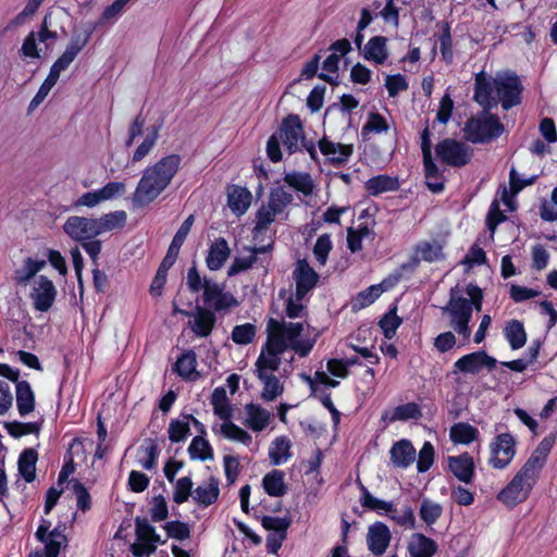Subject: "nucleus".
<instances>
[{
  "label": "nucleus",
  "mask_w": 557,
  "mask_h": 557,
  "mask_svg": "<svg viewBox=\"0 0 557 557\" xmlns=\"http://www.w3.org/2000/svg\"><path fill=\"white\" fill-rule=\"evenodd\" d=\"M125 7L126 3L122 0H115L111 5L104 9L99 23L104 24L115 21L123 13Z\"/></svg>",
  "instance_id": "nucleus-58"
},
{
  "label": "nucleus",
  "mask_w": 557,
  "mask_h": 557,
  "mask_svg": "<svg viewBox=\"0 0 557 557\" xmlns=\"http://www.w3.org/2000/svg\"><path fill=\"white\" fill-rule=\"evenodd\" d=\"M417 256L425 261L438 260L443 257V244L433 239L430 242H423L417 247Z\"/></svg>",
  "instance_id": "nucleus-39"
},
{
  "label": "nucleus",
  "mask_w": 557,
  "mask_h": 557,
  "mask_svg": "<svg viewBox=\"0 0 557 557\" xmlns=\"http://www.w3.org/2000/svg\"><path fill=\"white\" fill-rule=\"evenodd\" d=\"M219 483L215 479L210 478L202 485L198 486L194 492V498L203 505H210L218 498Z\"/></svg>",
  "instance_id": "nucleus-34"
},
{
  "label": "nucleus",
  "mask_w": 557,
  "mask_h": 557,
  "mask_svg": "<svg viewBox=\"0 0 557 557\" xmlns=\"http://www.w3.org/2000/svg\"><path fill=\"white\" fill-rule=\"evenodd\" d=\"M436 548V543L433 540L420 533L413 534L408 545L411 557H431Z\"/></svg>",
  "instance_id": "nucleus-22"
},
{
  "label": "nucleus",
  "mask_w": 557,
  "mask_h": 557,
  "mask_svg": "<svg viewBox=\"0 0 557 557\" xmlns=\"http://www.w3.org/2000/svg\"><path fill=\"white\" fill-rule=\"evenodd\" d=\"M304 330L302 323H286L270 319L267 326L268 339L256 362L257 374H274L281 363V354L290 346L301 356L309 352L312 344L297 341Z\"/></svg>",
  "instance_id": "nucleus-2"
},
{
  "label": "nucleus",
  "mask_w": 557,
  "mask_h": 557,
  "mask_svg": "<svg viewBox=\"0 0 557 557\" xmlns=\"http://www.w3.org/2000/svg\"><path fill=\"white\" fill-rule=\"evenodd\" d=\"M195 364L196 355L193 351H187L177 360L175 370L182 377L195 381L199 376Z\"/></svg>",
  "instance_id": "nucleus-35"
},
{
  "label": "nucleus",
  "mask_w": 557,
  "mask_h": 557,
  "mask_svg": "<svg viewBox=\"0 0 557 557\" xmlns=\"http://www.w3.org/2000/svg\"><path fill=\"white\" fill-rule=\"evenodd\" d=\"M98 190L104 202L123 196L126 193V185L122 182H110Z\"/></svg>",
  "instance_id": "nucleus-55"
},
{
  "label": "nucleus",
  "mask_w": 557,
  "mask_h": 557,
  "mask_svg": "<svg viewBox=\"0 0 557 557\" xmlns=\"http://www.w3.org/2000/svg\"><path fill=\"white\" fill-rule=\"evenodd\" d=\"M421 416L418 407L413 403L396 407L392 412H385L383 420L394 422L397 420L418 419Z\"/></svg>",
  "instance_id": "nucleus-37"
},
{
  "label": "nucleus",
  "mask_w": 557,
  "mask_h": 557,
  "mask_svg": "<svg viewBox=\"0 0 557 557\" xmlns=\"http://www.w3.org/2000/svg\"><path fill=\"white\" fill-rule=\"evenodd\" d=\"M466 293L470 300L465 298L457 288L451 289L449 302L443 308V311L448 313L454 330L468 339L471 333L468 324L471 319L472 307L476 311L482 309V290L476 286L469 285Z\"/></svg>",
  "instance_id": "nucleus-5"
},
{
  "label": "nucleus",
  "mask_w": 557,
  "mask_h": 557,
  "mask_svg": "<svg viewBox=\"0 0 557 557\" xmlns=\"http://www.w3.org/2000/svg\"><path fill=\"white\" fill-rule=\"evenodd\" d=\"M78 53L72 50L69 46L62 55L51 66L50 74L59 78L62 71L66 70L67 66L74 61Z\"/></svg>",
  "instance_id": "nucleus-53"
},
{
  "label": "nucleus",
  "mask_w": 557,
  "mask_h": 557,
  "mask_svg": "<svg viewBox=\"0 0 557 557\" xmlns=\"http://www.w3.org/2000/svg\"><path fill=\"white\" fill-rule=\"evenodd\" d=\"M320 150L323 154L329 156L333 162L343 163L351 154L352 149L350 146L334 144L326 139L319 143Z\"/></svg>",
  "instance_id": "nucleus-29"
},
{
  "label": "nucleus",
  "mask_w": 557,
  "mask_h": 557,
  "mask_svg": "<svg viewBox=\"0 0 557 557\" xmlns=\"http://www.w3.org/2000/svg\"><path fill=\"white\" fill-rule=\"evenodd\" d=\"M57 289L51 280L39 275L32 281L29 297L34 307L39 311H47L53 304Z\"/></svg>",
  "instance_id": "nucleus-9"
},
{
  "label": "nucleus",
  "mask_w": 557,
  "mask_h": 557,
  "mask_svg": "<svg viewBox=\"0 0 557 557\" xmlns=\"http://www.w3.org/2000/svg\"><path fill=\"white\" fill-rule=\"evenodd\" d=\"M67 20V14L63 10H55L48 13L41 25V29L38 33V40L40 42H47L48 40L54 41L58 38L57 28L63 29V23Z\"/></svg>",
  "instance_id": "nucleus-14"
},
{
  "label": "nucleus",
  "mask_w": 557,
  "mask_h": 557,
  "mask_svg": "<svg viewBox=\"0 0 557 557\" xmlns=\"http://www.w3.org/2000/svg\"><path fill=\"white\" fill-rule=\"evenodd\" d=\"M442 515V507L431 500L424 499L420 508V517L429 524L434 523Z\"/></svg>",
  "instance_id": "nucleus-51"
},
{
  "label": "nucleus",
  "mask_w": 557,
  "mask_h": 557,
  "mask_svg": "<svg viewBox=\"0 0 557 557\" xmlns=\"http://www.w3.org/2000/svg\"><path fill=\"white\" fill-rule=\"evenodd\" d=\"M521 89L518 77L512 73L500 72L495 77L487 76L484 72L478 73L474 82V100L485 110L481 115L467 122L466 137L473 143L498 137L504 126L495 115L488 113V109L498 102L504 109L519 104Z\"/></svg>",
  "instance_id": "nucleus-1"
},
{
  "label": "nucleus",
  "mask_w": 557,
  "mask_h": 557,
  "mask_svg": "<svg viewBox=\"0 0 557 557\" xmlns=\"http://www.w3.org/2000/svg\"><path fill=\"white\" fill-rule=\"evenodd\" d=\"M44 1L45 0H28L23 11L11 21L10 25L13 27H18L23 25L28 18H30L36 13V11Z\"/></svg>",
  "instance_id": "nucleus-54"
},
{
  "label": "nucleus",
  "mask_w": 557,
  "mask_h": 557,
  "mask_svg": "<svg viewBox=\"0 0 557 557\" xmlns=\"http://www.w3.org/2000/svg\"><path fill=\"white\" fill-rule=\"evenodd\" d=\"M401 320L396 315V308H393L388 313H386L382 320L380 321V326L382 327L384 335L387 338H392L399 326Z\"/></svg>",
  "instance_id": "nucleus-52"
},
{
  "label": "nucleus",
  "mask_w": 557,
  "mask_h": 557,
  "mask_svg": "<svg viewBox=\"0 0 557 557\" xmlns=\"http://www.w3.org/2000/svg\"><path fill=\"white\" fill-rule=\"evenodd\" d=\"M449 469L460 481L469 483L474 471L473 458L467 454L458 457H450Z\"/></svg>",
  "instance_id": "nucleus-19"
},
{
  "label": "nucleus",
  "mask_w": 557,
  "mask_h": 557,
  "mask_svg": "<svg viewBox=\"0 0 557 557\" xmlns=\"http://www.w3.org/2000/svg\"><path fill=\"white\" fill-rule=\"evenodd\" d=\"M215 317L211 311L197 307L194 313L193 331L197 335L206 337L211 333Z\"/></svg>",
  "instance_id": "nucleus-26"
},
{
  "label": "nucleus",
  "mask_w": 557,
  "mask_h": 557,
  "mask_svg": "<svg viewBox=\"0 0 557 557\" xmlns=\"http://www.w3.org/2000/svg\"><path fill=\"white\" fill-rule=\"evenodd\" d=\"M296 296L299 300L315 285L318 274L306 260H300L294 271Z\"/></svg>",
  "instance_id": "nucleus-12"
},
{
  "label": "nucleus",
  "mask_w": 557,
  "mask_h": 557,
  "mask_svg": "<svg viewBox=\"0 0 557 557\" xmlns=\"http://www.w3.org/2000/svg\"><path fill=\"white\" fill-rule=\"evenodd\" d=\"M392 281H384L381 284L372 285L368 289L358 294L352 302L354 309H362L371 305L382 293L393 286Z\"/></svg>",
  "instance_id": "nucleus-24"
},
{
  "label": "nucleus",
  "mask_w": 557,
  "mask_h": 557,
  "mask_svg": "<svg viewBox=\"0 0 557 557\" xmlns=\"http://www.w3.org/2000/svg\"><path fill=\"white\" fill-rule=\"evenodd\" d=\"M399 188V182L397 177L388 175H379L370 178L366 183V189L371 196H379L383 193L395 191Z\"/></svg>",
  "instance_id": "nucleus-23"
},
{
  "label": "nucleus",
  "mask_w": 557,
  "mask_h": 557,
  "mask_svg": "<svg viewBox=\"0 0 557 557\" xmlns=\"http://www.w3.org/2000/svg\"><path fill=\"white\" fill-rule=\"evenodd\" d=\"M332 249V243L330 236L324 234L321 235L313 247V255L320 265H324L327 260V256Z\"/></svg>",
  "instance_id": "nucleus-50"
},
{
  "label": "nucleus",
  "mask_w": 557,
  "mask_h": 557,
  "mask_svg": "<svg viewBox=\"0 0 557 557\" xmlns=\"http://www.w3.org/2000/svg\"><path fill=\"white\" fill-rule=\"evenodd\" d=\"M271 419V413L255 404H248L245 407V423L252 431L260 432L264 430Z\"/></svg>",
  "instance_id": "nucleus-18"
},
{
  "label": "nucleus",
  "mask_w": 557,
  "mask_h": 557,
  "mask_svg": "<svg viewBox=\"0 0 557 557\" xmlns=\"http://www.w3.org/2000/svg\"><path fill=\"white\" fill-rule=\"evenodd\" d=\"M505 334L513 349H519L524 346L527 334L523 325L516 320L510 321L505 329Z\"/></svg>",
  "instance_id": "nucleus-40"
},
{
  "label": "nucleus",
  "mask_w": 557,
  "mask_h": 557,
  "mask_svg": "<svg viewBox=\"0 0 557 557\" xmlns=\"http://www.w3.org/2000/svg\"><path fill=\"white\" fill-rule=\"evenodd\" d=\"M136 536L139 542L156 543L159 542L160 537L156 534L154 529L146 520H136Z\"/></svg>",
  "instance_id": "nucleus-49"
},
{
  "label": "nucleus",
  "mask_w": 557,
  "mask_h": 557,
  "mask_svg": "<svg viewBox=\"0 0 557 557\" xmlns=\"http://www.w3.org/2000/svg\"><path fill=\"white\" fill-rule=\"evenodd\" d=\"M63 231L76 242H86L98 236L96 220L86 216H70L63 225Z\"/></svg>",
  "instance_id": "nucleus-10"
},
{
  "label": "nucleus",
  "mask_w": 557,
  "mask_h": 557,
  "mask_svg": "<svg viewBox=\"0 0 557 557\" xmlns=\"http://www.w3.org/2000/svg\"><path fill=\"white\" fill-rule=\"evenodd\" d=\"M58 79L59 78H57L55 76H53L52 74L49 73L48 77L45 79V82L40 86L38 92L33 98V100L29 104L30 109L37 108L44 101V99L48 96L49 91L55 85Z\"/></svg>",
  "instance_id": "nucleus-57"
},
{
  "label": "nucleus",
  "mask_w": 557,
  "mask_h": 557,
  "mask_svg": "<svg viewBox=\"0 0 557 557\" xmlns=\"http://www.w3.org/2000/svg\"><path fill=\"white\" fill-rule=\"evenodd\" d=\"M517 454V440L508 433L495 435L488 445V465L495 470L509 467Z\"/></svg>",
  "instance_id": "nucleus-7"
},
{
  "label": "nucleus",
  "mask_w": 557,
  "mask_h": 557,
  "mask_svg": "<svg viewBox=\"0 0 557 557\" xmlns=\"http://www.w3.org/2000/svg\"><path fill=\"white\" fill-rule=\"evenodd\" d=\"M219 432L225 438L231 441H236L246 445H248L251 442V436L246 431L228 421V419L224 420L220 424Z\"/></svg>",
  "instance_id": "nucleus-38"
},
{
  "label": "nucleus",
  "mask_w": 557,
  "mask_h": 557,
  "mask_svg": "<svg viewBox=\"0 0 557 557\" xmlns=\"http://www.w3.org/2000/svg\"><path fill=\"white\" fill-rule=\"evenodd\" d=\"M392 535L389 529L381 523L371 525L367 533L368 548L374 555H382L391 542Z\"/></svg>",
  "instance_id": "nucleus-13"
},
{
  "label": "nucleus",
  "mask_w": 557,
  "mask_h": 557,
  "mask_svg": "<svg viewBox=\"0 0 557 557\" xmlns=\"http://www.w3.org/2000/svg\"><path fill=\"white\" fill-rule=\"evenodd\" d=\"M193 487V482L189 478H181L175 485L174 492V502L177 504H182L186 502L189 497L190 491Z\"/></svg>",
  "instance_id": "nucleus-59"
},
{
  "label": "nucleus",
  "mask_w": 557,
  "mask_h": 557,
  "mask_svg": "<svg viewBox=\"0 0 557 557\" xmlns=\"http://www.w3.org/2000/svg\"><path fill=\"white\" fill-rule=\"evenodd\" d=\"M537 295H540V293L537 290H534V289H531L528 287H523V286L515 285V284H512L510 286V297L516 302H520V301L536 297Z\"/></svg>",
  "instance_id": "nucleus-64"
},
{
  "label": "nucleus",
  "mask_w": 557,
  "mask_h": 557,
  "mask_svg": "<svg viewBox=\"0 0 557 557\" xmlns=\"http://www.w3.org/2000/svg\"><path fill=\"white\" fill-rule=\"evenodd\" d=\"M46 267L45 260H34L27 258L24 260L22 267L15 271V281L20 285H32V281L37 278V273Z\"/></svg>",
  "instance_id": "nucleus-20"
},
{
  "label": "nucleus",
  "mask_w": 557,
  "mask_h": 557,
  "mask_svg": "<svg viewBox=\"0 0 557 557\" xmlns=\"http://www.w3.org/2000/svg\"><path fill=\"white\" fill-rule=\"evenodd\" d=\"M212 405L215 414H218L223 420L230 419L231 408L227 404L226 392L223 388H218L213 392Z\"/></svg>",
  "instance_id": "nucleus-45"
},
{
  "label": "nucleus",
  "mask_w": 557,
  "mask_h": 557,
  "mask_svg": "<svg viewBox=\"0 0 557 557\" xmlns=\"http://www.w3.org/2000/svg\"><path fill=\"white\" fill-rule=\"evenodd\" d=\"M251 194L246 188L233 186L228 189V207L238 215L244 214L251 203Z\"/></svg>",
  "instance_id": "nucleus-21"
},
{
  "label": "nucleus",
  "mask_w": 557,
  "mask_h": 557,
  "mask_svg": "<svg viewBox=\"0 0 557 557\" xmlns=\"http://www.w3.org/2000/svg\"><path fill=\"white\" fill-rule=\"evenodd\" d=\"M391 455L395 465L407 467L414 460L416 449L410 442L403 440L392 447Z\"/></svg>",
  "instance_id": "nucleus-28"
},
{
  "label": "nucleus",
  "mask_w": 557,
  "mask_h": 557,
  "mask_svg": "<svg viewBox=\"0 0 557 557\" xmlns=\"http://www.w3.org/2000/svg\"><path fill=\"white\" fill-rule=\"evenodd\" d=\"M290 442L286 437H277L273 443L270 456L275 465L287 460L289 454Z\"/></svg>",
  "instance_id": "nucleus-48"
},
{
  "label": "nucleus",
  "mask_w": 557,
  "mask_h": 557,
  "mask_svg": "<svg viewBox=\"0 0 557 557\" xmlns=\"http://www.w3.org/2000/svg\"><path fill=\"white\" fill-rule=\"evenodd\" d=\"M255 326L251 324H244L236 326L232 333L233 341L238 344H248L255 336Z\"/></svg>",
  "instance_id": "nucleus-60"
},
{
  "label": "nucleus",
  "mask_w": 557,
  "mask_h": 557,
  "mask_svg": "<svg viewBox=\"0 0 557 557\" xmlns=\"http://www.w3.org/2000/svg\"><path fill=\"white\" fill-rule=\"evenodd\" d=\"M280 141L283 143V146L289 154L305 147L310 156L315 158V149L312 146H308L305 141L302 125L298 116L289 115L286 117L282 124L278 136L272 135L268 140L267 153L273 162H277L282 159Z\"/></svg>",
  "instance_id": "nucleus-6"
},
{
  "label": "nucleus",
  "mask_w": 557,
  "mask_h": 557,
  "mask_svg": "<svg viewBox=\"0 0 557 557\" xmlns=\"http://www.w3.org/2000/svg\"><path fill=\"white\" fill-rule=\"evenodd\" d=\"M476 430L466 423H457L450 430V437L456 443L468 444L475 437Z\"/></svg>",
  "instance_id": "nucleus-46"
},
{
  "label": "nucleus",
  "mask_w": 557,
  "mask_h": 557,
  "mask_svg": "<svg viewBox=\"0 0 557 557\" xmlns=\"http://www.w3.org/2000/svg\"><path fill=\"white\" fill-rule=\"evenodd\" d=\"M553 438H544L511 481L499 492L497 497L503 504L512 507L528 498L553 447Z\"/></svg>",
  "instance_id": "nucleus-3"
},
{
  "label": "nucleus",
  "mask_w": 557,
  "mask_h": 557,
  "mask_svg": "<svg viewBox=\"0 0 557 557\" xmlns=\"http://www.w3.org/2000/svg\"><path fill=\"white\" fill-rule=\"evenodd\" d=\"M496 360L485 352H473L460 358L455 367L462 372L476 373L483 367L494 368Z\"/></svg>",
  "instance_id": "nucleus-17"
},
{
  "label": "nucleus",
  "mask_w": 557,
  "mask_h": 557,
  "mask_svg": "<svg viewBox=\"0 0 557 557\" xmlns=\"http://www.w3.org/2000/svg\"><path fill=\"white\" fill-rule=\"evenodd\" d=\"M434 449L431 443H424L419 454L418 469L423 472L426 471L433 463Z\"/></svg>",
  "instance_id": "nucleus-62"
},
{
  "label": "nucleus",
  "mask_w": 557,
  "mask_h": 557,
  "mask_svg": "<svg viewBox=\"0 0 557 557\" xmlns=\"http://www.w3.org/2000/svg\"><path fill=\"white\" fill-rule=\"evenodd\" d=\"M293 197L283 188H275L270 193L267 205L257 212L256 230H265L278 214L290 203Z\"/></svg>",
  "instance_id": "nucleus-8"
},
{
  "label": "nucleus",
  "mask_w": 557,
  "mask_h": 557,
  "mask_svg": "<svg viewBox=\"0 0 557 557\" xmlns=\"http://www.w3.org/2000/svg\"><path fill=\"white\" fill-rule=\"evenodd\" d=\"M181 157L171 154L162 158L152 166L147 168L133 195V202L137 207H145L154 201L170 185L178 171Z\"/></svg>",
  "instance_id": "nucleus-4"
},
{
  "label": "nucleus",
  "mask_w": 557,
  "mask_h": 557,
  "mask_svg": "<svg viewBox=\"0 0 557 557\" xmlns=\"http://www.w3.org/2000/svg\"><path fill=\"white\" fill-rule=\"evenodd\" d=\"M230 248L225 239H218L210 248L207 264L211 270L220 269L230 256Z\"/></svg>",
  "instance_id": "nucleus-30"
},
{
  "label": "nucleus",
  "mask_w": 557,
  "mask_h": 557,
  "mask_svg": "<svg viewBox=\"0 0 557 557\" xmlns=\"http://www.w3.org/2000/svg\"><path fill=\"white\" fill-rule=\"evenodd\" d=\"M94 26L91 24L85 25L84 27H76L73 30V37L69 47L79 53V51L87 45L89 41L91 34L94 32Z\"/></svg>",
  "instance_id": "nucleus-44"
},
{
  "label": "nucleus",
  "mask_w": 557,
  "mask_h": 557,
  "mask_svg": "<svg viewBox=\"0 0 557 557\" xmlns=\"http://www.w3.org/2000/svg\"><path fill=\"white\" fill-rule=\"evenodd\" d=\"M421 147H422L424 166L426 168L428 176L430 180V178H432V175L435 173V164L432 160L431 140L429 137V131L426 128L422 133Z\"/></svg>",
  "instance_id": "nucleus-56"
},
{
  "label": "nucleus",
  "mask_w": 557,
  "mask_h": 557,
  "mask_svg": "<svg viewBox=\"0 0 557 557\" xmlns=\"http://www.w3.org/2000/svg\"><path fill=\"white\" fill-rule=\"evenodd\" d=\"M436 153L443 162L454 166L463 165L470 159L468 147L454 139H444L438 143Z\"/></svg>",
  "instance_id": "nucleus-11"
},
{
  "label": "nucleus",
  "mask_w": 557,
  "mask_h": 557,
  "mask_svg": "<svg viewBox=\"0 0 557 557\" xmlns=\"http://www.w3.org/2000/svg\"><path fill=\"white\" fill-rule=\"evenodd\" d=\"M37 539L45 544V557H58L65 536L58 530L48 532V527L40 525L36 532Z\"/></svg>",
  "instance_id": "nucleus-16"
},
{
  "label": "nucleus",
  "mask_w": 557,
  "mask_h": 557,
  "mask_svg": "<svg viewBox=\"0 0 557 557\" xmlns=\"http://www.w3.org/2000/svg\"><path fill=\"white\" fill-rule=\"evenodd\" d=\"M158 133L159 128L156 125L146 127L144 140L139 144L132 157L134 163L141 161L149 153L156 144Z\"/></svg>",
  "instance_id": "nucleus-33"
},
{
  "label": "nucleus",
  "mask_w": 557,
  "mask_h": 557,
  "mask_svg": "<svg viewBox=\"0 0 557 557\" xmlns=\"http://www.w3.org/2000/svg\"><path fill=\"white\" fill-rule=\"evenodd\" d=\"M8 433L13 437H21L27 434H37L40 425L38 423H23L17 421L7 422L4 424Z\"/></svg>",
  "instance_id": "nucleus-47"
},
{
  "label": "nucleus",
  "mask_w": 557,
  "mask_h": 557,
  "mask_svg": "<svg viewBox=\"0 0 557 557\" xmlns=\"http://www.w3.org/2000/svg\"><path fill=\"white\" fill-rule=\"evenodd\" d=\"M96 220V226L98 236L102 233L113 231L115 228L123 227L126 214L124 211H115L108 214H104Z\"/></svg>",
  "instance_id": "nucleus-32"
},
{
  "label": "nucleus",
  "mask_w": 557,
  "mask_h": 557,
  "mask_svg": "<svg viewBox=\"0 0 557 557\" xmlns=\"http://www.w3.org/2000/svg\"><path fill=\"white\" fill-rule=\"evenodd\" d=\"M258 379L262 382L261 398L265 401H273L283 392L284 385L280 379L274 374H257Z\"/></svg>",
  "instance_id": "nucleus-27"
},
{
  "label": "nucleus",
  "mask_w": 557,
  "mask_h": 557,
  "mask_svg": "<svg viewBox=\"0 0 557 557\" xmlns=\"http://www.w3.org/2000/svg\"><path fill=\"white\" fill-rule=\"evenodd\" d=\"M42 44L45 45V47L38 46L37 36L34 32H32L24 39L21 51L23 55L28 58H41L42 54H45L49 49L48 41Z\"/></svg>",
  "instance_id": "nucleus-43"
},
{
  "label": "nucleus",
  "mask_w": 557,
  "mask_h": 557,
  "mask_svg": "<svg viewBox=\"0 0 557 557\" xmlns=\"http://www.w3.org/2000/svg\"><path fill=\"white\" fill-rule=\"evenodd\" d=\"M189 451L193 457L206 459L211 456L210 447L206 440L202 437H195L189 446Z\"/></svg>",
  "instance_id": "nucleus-61"
},
{
  "label": "nucleus",
  "mask_w": 557,
  "mask_h": 557,
  "mask_svg": "<svg viewBox=\"0 0 557 557\" xmlns=\"http://www.w3.org/2000/svg\"><path fill=\"white\" fill-rule=\"evenodd\" d=\"M364 58L377 64L384 63L387 58L386 38L376 36L370 39L364 48Z\"/></svg>",
  "instance_id": "nucleus-31"
},
{
  "label": "nucleus",
  "mask_w": 557,
  "mask_h": 557,
  "mask_svg": "<svg viewBox=\"0 0 557 557\" xmlns=\"http://www.w3.org/2000/svg\"><path fill=\"white\" fill-rule=\"evenodd\" d=\"M37 453L35 449H26L20 457L18 469L21 474L26 481H32L35 478Z\"/></svg>",
  "instance_id": "nucleus-41"
},
{
  "label": "nucleus",
  "mask_w": 557,
  "mask_h": 557,
  "mask_svg": "<svg viewBox=\"0 0 557 557\" xmlns=\"http://www.w3.org/2000/svg\"><path fill=\"white\" fill-rule=\"evenodd\" d=\"M388 128V125L384 117H382L377 113H371L369 115V119L363 127V133H381L383 131H386Z\"/></svg>",
  "instance_id": "nucleus-63"
},
{
  "label": "nucleus",
  "mask_w": 557,
  "mask_h": 557,
  "mask_svg": "<svg viewBox=\"0 0 557 557\" xmlns=\"http://www.w3.org/2000/svg\"><path fill=\"white\" fill-rule=\"evenodd\" d=\"M16 405L21 416H26L34 410L35 396L26 381L16 384Z\"/></svg>",
  "instance_id": "nucleus-25"
},
{
  "label": "nucleus",
  "mask_w": 557,
  "mask_h": 557,
  "mask_svg": "<svg viewBox=\"0 0 557 557\" xmlns=\"http://www.w3.org/2000/svg\"><path fill=\"white\" fill-rule=\"evenodd\" d=\"M263 486L271 496H281L285 493L284 474L278 470H274L267 474L263 479Z\"/></svg>",
  "instance_id": "nucleus-42"
},
{
  "label": "nucleus",
  "mask_w": 557,
  "mask_h": 557,
  "mask_svg": "<svg viewBox=\"0 0 557 557\" xmlns=\"http://www.w3.org/2000/svg\"><path fill=\"white\" fill-rule=\"evenodd\" d=\"M284 181L305 196L310 195L314 187L310 175L307 173H288L285 175Z\"/></svg>",
  "instance_id": "nucleus-36"
},
{
  "label": "nucleus",
  "mask_w": 557,
  "mask_h": 557,
  "mask_svg": "<svg viewBox=\"0 0 557 557\" xmlns=\"http://www.w3.org/2000/svg\"><path fill=\"white\" fill-rule=\"evenodd\" d=\"M203 297L205 301L215 310L232 307L236 302L230 294L223 293L218 284L207 280L203 281Z\"/></svg>",
  "instance_id": "nucleus-15"
}]
</instances>
